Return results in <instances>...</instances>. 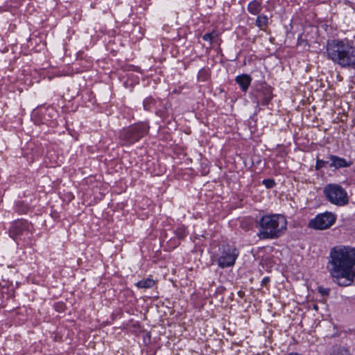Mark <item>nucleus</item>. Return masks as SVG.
Masks as SVG:
<instances>
[{
    "label": "nucleus",
    "instance_id": "nucleus-21",
    "mask_svg": "<svg viewBox=\"0 0 355 355\" xmlns=\"http://www.w3.org/2000/svg\"><path fill=\"white\" fill-rule=\"evenodd\" d=\"M313 309H314V310H315V311H318V306L316 304H313Z\"/></svg>",
    "mask_w": 355,
    "mask_h": 355
},
{
    "label": "nucleus",
    "instance_id": "nucleus-19",
    "mask_svg": "<svg viewBox=\"0 0 355 355\" xmlns=\"http://www.w3.org/2000/svg\"><path fill=\"white\" fill-rule=\"evenodd\" d=\"M183 232H184V230H183V229H182V228L178 229V230H177V234H178V236H180V237H181V238L184 237V234Z\"/></svg>",
    "mask_w": 355,
    "mask_h": 355
},
{
    "label": "nucleus",
    "instance_id": "nucleus-5",
    "mask_svg": "<svg viewBox=\"0 0 355 355\" xmlns=\"http://www.w3.org/2000/svg\"><path fill=\"white\" fill-rule=\"evenodd\" d=\"M148 127L144 124H138L123 129L120 132V139L123 143H134L147 133Z\"/></svg>",
    "mask_w": 355,
    "mask_h": 355
},
{
    "label": "nucleus",
    "instance_id": "nucleus-16",
    "mask_svg": "<svg viewBox=\"0 0 355 355\" xmlns=\"http://www.w3.org/2000/svg\"><path fill=\"white\" fill-rule=\"evenodd\" d=\"M263 184L268 189L272 188L275 185V182L273 180L267 179L263 181Z\"/></svg>",
    "mask_w": 355,
    "mask_h": 355
},
{
    "label": "nucleus",
    "instance_id": "nucleus-4",
    "mask_svg": "<svg viewBox=\"0 0 355 355\" xmlns=\"http://www.w3.org/2000/svg\"><path fill=\"white\" fill-rule=\"evenodd\" d=\"M323 193L327 200L334 205L344 206L349 202L346 191L339 184H327L323 189Z\"/></svg>",
    "mask_w": 355,
    "mask_h": 355
},
{
    "label": "nucleus",
    "instance_id": "nucleus-14",
    "mask_svg": "<svg viewBox=\"0 0 355 355\" xmlns=\"http://www.w3.org/2000/svg\"><path fill=\"white\" fill-rule=\"evenodd\" d=\"M348 352V349L345 347L342 346H337L334 351V354L337 355H344L345 354H347Z\"/></svg>",
    "mask_w": 355,
    "mask_h": 355
},
{
    "label": "nucleus",
    "instance_id": "nucleus-9",
    "mask_svg": "<svg viewBox=\"0 0 355 355\" xmlns=\"http://www.w3.org/2000/svg\"><path fill=\"white\" fill-rule=\"evenodd\" d=\"M236 81L241 86L243 91H246L250 84L251 78L249 76L244 74L237 76Z\"/></svg>",
    "mask_w": 355,
    "mask_h": 355
},
{
    "label": "nucleus",
    "instance_id": "nucleus-6",
    "mask_svg": "<svg viewBox=\"0 0 355 355\" xmlns=\"http://www.w3.org/2000/svg\"><path fill=\"white\" fill-rule=\"evenodd\" d=\"M238 257L235 248L229 245H224L220 255L218 258V265L220 268L230 267L234 264Z\"/></svg>",
    "mask_w": 355,
    "mask_h": 355
},
{
    "label": "nucleus",
    "instance_id": "nucleus-2",
    "mask_svg": "<svg viewBox=\"0 0 355 355\" xmlns=\"http://www.w3.org/2000/svg\"><path fill=\"white\" fill-rule=\"evenodd\" d=\"M329 59L343 67H355V44L347 40H334L327 42Z\"/></svg>",
    "mask_w": 355,
    "mask_h": 355
},
{
    "label": "nucleus",
    "instance_id": "nucleus-3",
    "mask_svg": "<svg viewBox=\"0 0 355 355\" xmlns=\"http://www.w3.org/2000/svg\"><path fill=\"white\" fill-rule=\"evenodd\" d=\"M259 226L258 236L260 239H274L286 231L287 221L281 214L266 215L260 219Z\"/></svg>",
    "mask_w": 355,
    "mask_h": 355
},
{
    "label": "nucleus",
    "instance_id": "nucleus-20",
    "mask_svg": "<svg viewBox=\"0 0 355 355\" xmlns=\"http://www.w3.org/2000/svg\"><path fill=\"white\" fill-rule=\"evenodd\" d=\"M269 282V279L268 278H264L263 280H262V284L263 285H266V284Z\"/></svg>",
    "mask_w": 355,
    "mask_h": 355
},
{
    "label": "nucleus",
    "instance_id": "nucleus-17",
    "mask_svg": "<svg viewBox=\"0 0 355 355\" xmlns=\"http://www.w3.org/2000/svg\"><path fill=\"white\" fill-rule=\"evenodd\" d=\"M324 161H321V160H318L317 161V163H316V166H315V168L317 170L321 168L322 167L324 166Z\"/></svg>",
    "mask_w": 355,
    "mask_h": 355
},
{
    "label": "nucleus",
    "instance_id": "nucleus-8",
    "mask_svg": "<svg viewBox=\"0 0 355 355\" xmlns=\"http://www.w3.org/2000/svg\"><path fill=\"white\" fill-rule=\"evenodd\" d=\"M27 230L26 223L22 220L15 221L10 229V236L16 239Z\"/></svg>",
    "mask_w": 355,
    "mask_h": 355
},
{
    "label": "nucleus",
    "instance_id": "nucleus-23",
    "mask_svg": "<svg viewBox=\"0 0 355 355\" xmlns=\"http://www.w3.org/2000/svg\"><path fill=\"white\" fill-rule=\"evenodd\" d=\"M291 355H293V354H291ZM294 355H298L297 354H295Z\"/></svg>",
    "mask_w": 355,
    "mask_h": 355
},
{
    "label": "nucleus",
    "instance_id": "nucleus-1",
    "mask_svg": "<svg viewBox=\"0 0 355 355\" xmlns=\"http://www.w3.org/2000/svg\"><path fill=\"white\" fill-rule=\"evenodd\" d=\"M327 270L332 281L340 286L355 284V249L336 247L331 250Z\"/></svg>",
    "mask_w": 355,
    "mask_h": 355
},
{
    "label": "nucleus",
    "instance_id": "nucleus-10",
    "mask_svg": "<svg viewBox=\"0 0 355 355\" xmlns=\"http://www.w3.org/2000/svg\"><path fill=\"white\" fill-rule=\"evenodd\" d=\"M248 11L253 15H258L261 10V3L257 1L250 2L248 5Z\"/></svg>",
    "mask_w": 355,
    "mask_h": 355
},
{
    "label": "nucleus",
    "instance_id": "nucleus-22",
    "mask_svg": "<svg viewBox=\"0 0 355 355\" xmlns=\"http://www.w3.org/2000/svg\"><path fill=\"white\" fill-rule=\"evenodd\" d=\"M144 106L145 109H147V107H146V101H144Z\"/></svg>",
    "mask_w": 355,
    "mask_h": 355
},
{
    "label": "nucleus",
    "instance_id": "nucleus-13",
    "mask_svg": "<svg viewBox=\"0 0 355 355\" xmlns=\"http://www.w3.org/2000/svg\"><path fill=\"white\" fill-rule=\"evenodd\" d=\"M331 161L332 163L331 164V165L336 168L344 167L347 166L345 160L341 158L332 157Z\"/></svg>",
    "mask_w": 355,
    "mask_h": 355
},
{
    "label": "nucleus",
    "instance_id": "nucleus-7",
    "mask_svg": "<svg viewBox=\"0 0 355 355\" xmlns=\"http://www.w3.org/2000/svg\"><path fill=\"white\" fill-rule=\"evenodd\" d=\"M336 216L329 212L318 215L309 223V226L317 230H325L331 227L335 222Z\"/></svg>",
    "mask_w": 355,
    "mask_h": 355
},
{
    "label": "nucleus",
    "instance_id": "nucleus-12",
    "mask_svg": "<svg viewBox=\"0 0 355 355\" xmlns=\"http://www.w3.org/2000/svg\"><path fill=\"white\" fill-rule=\"evenodd\" d=\"M268 19L266 15L258 16L256 20V25L260 28L263 29L268 24Z\"/></svg>",
    "mask_w": 355,
    "mask_h": 355
},
{
    "label": "nucleus",
    "instance_id": "nucleus-18",
    "mask_svg": "<svg viewBox=\"0 0 355 355\" xmlns=\"http://www.w3.org/2000/svg\"><path fill=\"white\" fill-rule=\"evenodd\" d=\"M270 98H271L270 91L268 90V96L264 98L263 103L267 104L268 103V101L270 100Z\"/></svg>",
    "mask_w": 355,
    "mask_h": 355
},
{
    "label": "nucleus",
    "instance_id": "nucleus-15",
    "mask_svg": "<svg viewBox=\"0 0 355 355\" xmlns=\"http://www.w3.org/2000/svg\"><path fill=\"white\" fill-rule=\"evenodd\" d=\"M218 36L217 33L215 31H213L209 33H207L203 36V39L207 41L211 42L214 38Z\"/></svg>",
    "mask_w": 355,
    "mask_h": 355
},
{
    "label": "nucleus",
    "instance_id": "nucleus-11",
    "mask_svg": "<svg viewBox=\"0 0 355 355\" xmlns=\"http://www.w3.org/2000/svg\"><path fill=\"white\" fill-rule=\"evenodd\" d=\"M155 282L150 278L138 282L136 285L139 288H150L154 286Z\"/></svg>",
    "mask_w": 355,
    "mask_h": 355
}]
</instances>
